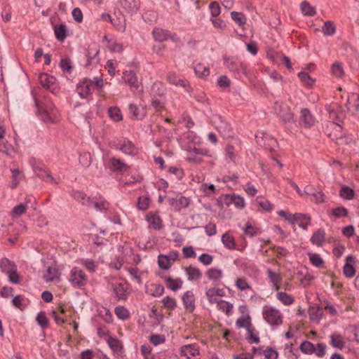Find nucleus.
<instances>
[{
    "instance_id": "1",
    "label": "nucleus",
    "mask_w": 359,
    "mask_h": 359,
    "mask_svg": "<svg viewBox=\"0 0 359 359\" xmlns=\"http://www.w3.org/2000/svg\"><path fill=\"white\" fill-rule=\"evenodd\" d=\"M76 90L77 93L79 94V95L81 98L86 99V104H88V102H89L88 95L90 94V81L86 78L84 79L81 82H80L77 84ZM81 105L82 104L81 103L76 104L75 107H74L75 110L76 112L81 114L82 116H83L84 120L86 121H87L88 123H90V121H88L89 111L88 110H86L85 111V113H83V110L82 109H81ZM87 105L88 104H86V106H85V108L86 109H88Z\"/></svg>"
},
{
    "instance_id": "2",
    "label": "nucleus",
    "mask_w": 359,
    "mask_h": 359,
    "mask_svg": "<svg viewBox=\"0 0 359 359\" xmlns=\"http://www.w3.org/2000/svg\"><path fill=\"white\" fill-rule=\"evenodd\" d=\"M263 316L265 320L273 326H278L283 323V316L279 310L273 307L264 306Z\"/></svg>"
},
{
    "instance_id": "3",
    "label": "nucleus",
    "mask_w": 359,
    "mask_h": 359,
    "mask_svg": "<svg viewBox=\"0 0 359 359\" xmlns=\"http://www.w3.org/2000/svg\"><path fill=\"white\" fill-rule=\"evenodd\" d=\"M223 203L227 206H229L231 204H234L238 209L244 208L245 205L244 198L235 194L222 196L217 200V204L221 208H223Z\"/></svg>"
},
{
    "instance_id": "4",
    "label": "nucleus",
    "mask_w": 359,
    "mask_h": 359,
    "mask_svg": "<svg viewBox=\"0 0 359 359\" xmlns=\"http://www.w3.org/2000/svg\"><path fill=\"white\" fill-rule=\"evenodd\" d=\"M69 280L74 286L81 287L86 284L87 277L81 269L74 267L71 271Z\"/></svg>"
},
{
    "instance_id": "5",
    "label": "nucleus",
    "mask_w": 359,
    "mask_h": 359,
    "mask_svg": "<svg viewBox=\"0 0 359 359\" xmlns=\"http://www.w3.org/2000/svg\"><path fill=\"white\" fill-rule=\"evenodd\" d=\"M123 79L125 83L130 86L133 92L141 91L140 85L137 81L135 74L133 71H126L123 72Z\"/></svg>"
},
{
    "instance_id": "6",
    "label": "nucleus",
    "mask_w": 359,
    "mask_h": 359,
    "mask_svg": "<svg viewBox=\"0 0 359 359\" xmlns=\"http://www.w3.org/2000/svg\"><path fill=\"white\" fill-rule=\"evenodd\" d=\"M168 203L175 211H180L182 209L187 208L190 204V200L184 196L176 198H169Z\"/></svg>"
},
{
    "instance_id": "7",
    "label": "nucleus",
    "mask_w": 359,
    "mask_h": 359,
    "mask_svg": "<svg viewBox=\"0 0 359 359\" xmlns=\"http://www.w3.org/2000/svg\"><path fill=\"white\" fill-rule=\"evenodd\" d=\"M315 119L307 108L302 109L299 118V125L306 128H310L314 125Z\"/></svg>"
},
{
    "instance_id": "8",
    "label": "nucleus",
    "mask_w": 359,
    "mask_h": 359,
    "mask_svg": "<svg viewBox=\"0 0 359 359\" xmlns=\"http://www.w3.org/2000/svg\"><path fill=\"white\" fill-rule=\"evenodd\" d=\"M152 34L154 39L159 42L165 41L169 38H170L172 41L176 40V35H171L169 31L161 28H154L152 32Z\"/></svg>"
},
{
    "instance_id": "9",
    "label": "nucleus",
    "mask_w": 359,
    "mask_h": 359,
    "mask_svg": "<svg viewBox=\"0 0 359 359\" xmlns=\"http://www.w3.org/2000/svg\"><path fill=\"white\" fill-rule=\"evenodd\" d=\"M120 3L122 8L131 15L136 13L140 6V0H121Z\"/></svg>"
},
{
    "instance_id": "10",
    "label": "nucleus",
    "mask_w": 359,
    "mask_h": 359,
    "mask_svg": "<svg viewBox=\"0 0 359 359\" xmlns=\"http://www.w3.org/2000/svg\"><path fill=\"white\" fill-rule=\"evenodd\" d=\"M279 108L280 111L278 115L285 123L294 122V114L288 107L280 104Z\"/></svg>"
},
{
    "instance_id": "11",
    "label": "nucleus",
    "mask_w": 359,
    "mask_h": 359,
    "mask_svg": "<svg viewBox=\"0 0 359 359\" xmlns=\"http://www.w3.org/2000/svg\"><path fill=\"white\" fill-rule=\"evenodd\" d=\"M182 302L184 308L190 313H192L195 309V297L191 291H187L182 296Z\"/></svg>"
},
{
    "instance_id": "12",
    "label": "nucleus",
    "mask_w": 359,
    "mask_h": 359,
    "mask_svg": "<svg viewBox=\"0 0 359 359\" xmlns=\"http://www.w3.org/2000/svg\"><path fill=\"white\" fill-rule=\"evenodd\" d=\"M355 262V257L352 255H348L346 258V263L343 269L344 274L347 278H352L355 274V269L353 266Z\"/></svg>"
},
{
    "instance_id": "13",
    "label": "nucleus",
    "mask_w": 359,
    "mask_h": 359,
    "mask_svg": "<svg viewBox=\"0 0 359 359\" xmlns=\"http://www.w3.org/2000/svg\"><path fill=\"white\" fill-rule=\"evenodd\" d=\"M331 127L333 128V131L327 134V136L337 144H339V141L343 139L344 135L342 131V127L339 123L335 122L331 123Z\"/></svg>"
},
{
    "instance_id": "14",
    "label": "nucleus",
    "mask_w": 359,
    "mask_h": 359,
    "mask_svg": "<svg viewBox=\"0 0 359 359\" xmlns=\"http://www.w3.org/2000/svg\"><path fill=\"white\" fill-rule=\"evenodd\" d=\"M186 274L188 280L190 281H196L202 277V273L200 269L196 266L190 265L185 269Z\"/></svg>"
},
{
    "instance_id": "15",
    "label": "nucleus",
    "mask_w": 359,
    "mask_h": 359,
    "mask_svg": "<svg viewBox=\"0 0 359 359\" xmlns=\"http://www.w3.org/2000/svg\"><path fill=\"white\" fill-rule=\"evenodd\" d=\"M146 292L153 297H160L164 292V287L161 284L151 283L146 286Z\"/></svg>"
},
{
    "instance_id": "16",
    "label": "nucleus",
    "mask_w": 359,
    "mask_h": 359,
    "mask_svg": "<svg viewBox=\"0 0 359 359\" xmlns=\"http://www.w3.org/2000/svg\"><path fill=\"white\" fill-rule=\"evenodd\" d=\"M294 222H299V226L304 230H307V227L311 222V217L306 214L295 213Z\"/></svg>"
},
{
    "instance_id": "17",
    "label": "nucleus",
    "mask_w": 359,
    "mask_h": 359,
    "mask_svg": "<svg viewBox=\"0 0 359 359\" xmlns=\"http://www.w3.org/2000/svg\"><path fill=\"white\" fill-rule=\"evenodd\" d=\"M110 163L113 171L122 172L128 169V166L120 158L113 157L111 158Z\"/></svg>"
},
{
    "instance_id": "18",
    "label": "nucleus",
    "mask_w": 359,
    "mask_h": 359,
    "mask_svg": "<svg viewBox=\"0 0 359 359\" xmlns=\"http://www.w3.org/2000/svg\"><path fill=\"white\" fill-rule=\"evenodd\" d=\"M181 352L188 359L199 354L198 348L195 344H188L182 346Z\"/></svg>"
},
{
    "instance_id": "19",
    "label": "nucleus",
    "mask_w": 359,
    "mask_h": 359,
    "mask_svg": "<svg viewBox=\"0 0 359 359\" xmlns=\"http://www.w3.org/2000/svg\"><path fill=\"white\" fill-rule=\"evenodd\" d=\"M70 194L76 201L81 203L83 205H88L90 197L88 196L86 194L80 191L72 190Z\"/></svg>"
},
{
    "instance_id": "20",
    "label": "nucleus",
    "mask_w": 359,
    "mask_h": 359,
    "mask_svg": "<svg viewBox=\"0 0 359 359\" xmlns=\"http://www.w3.org/2000/svg\"><path fill=\"white\" fill-rule=\"evenodd\" d=\"M205 294L210 303L213 304L217 302L216 297H223L224 292L222 289L212 287L208 290Z\"/></svg>"
},
{
    "instance_id": "21",
    "label": "nucleus",
    "mask_w": 359,
    "mask_h": 359,
    "mask_svg": "<svg viewBox=\"0 0 359 359\" xmlns=\"http://www.w3.org/2000/svg\"><path fill=\"white\" fill-rule=\"evenodd\" d=\"M346 106L348 110H351L353 108V112L359 111V95L356 93H352L348 97Z\"/></svg>"
},
{
    "instance_id": "22",
    "label": "nucleus",
    "mask_w": 359,
    "mask_h": 359,
    "mask_svg": "<svg viewBox=\"0 0 359 359\" xmlns=\"http://www.w3.org/2000/svg\"><path fill=\"white\" fill-rule=\"evenodd\" d=\"M16 268L17 266L15 264L8 258L4 257L0 260V269L1 271L6 274L10 273Z\"/></svg>"
},
{
    "instance_id": "23",
    "label": "nucleus",
    "mask_w": 359,
    "mask_h": 359,
    "mask_svg": "<svg viewBox=\"0 0 359 359\" xmlns=\"http://www.w3.org/2000/svg\"><path fill=\"white\" fill-rule=\"evenodd\" d=\"M325 230L323 229H319L316 232L313 233V236L311 238V242L313 244L316 245L317 246H322L325 241Z\"/></svg>"
},
{
    "instance_id": "24",
    "label": "nucleus",
    "mask_w": 359,
    "mask_h": 359,
    "mask_svg": "<svg viewBox=\"0 0 359 359\" xmlns=\"http://www.w3.org/2000/svg\"><path fill=\"white\" fill-rule=\"evenodd\" d=\"M60 275V273L57 269L48 266L43 278L46 282H50L58 278Z\"/></svg>"
},
{
    "instance_id": "25",
    "label": "nucleus",
    "mask_w": 359,
    "mask_h": 359,
    "mask_svg": "<svg viewBox=\"0 0 359 359\" xmlns=\"http://www.w3.org/2000/svg\"><path fill=\"white\" fill-rule=\"evenodd\" d=\"M55 38L59 41H63L67 37V26L64 24L56 25L54 27Z\"/></svg>"
},
{
    "instance_id": "26",
    "label": "nucleus",
    "mask_w": 359,
    "mask_h": 359,
    "mask_svg": "<svg viewBox=\"0 0 359 359\" xmlns=\"http://www.w3.org/2000/svg\"><path fill=\"white\" fill-rule=\"evenodd\" d=\"M114 292L118 299H127L126 290L123 283H119L113 285Z\"/></svg>"
},
{
    "instance_id": "27",
    "label": "nucleus",
    "mask_w": 359,
    "mask_h": 359,
    "mask_svg": "<svg viewBox=\"0 0 359 359\" xmlns=\"http://www.w3.org/2000/svg\"><path fill=\"white\" fill-rule=\"evenodd\" d=\"M166 286L172 291H177L181 288L182 285V280L180 278L172 279L170 277H168L165 279Z\"/></svg>"
},
{
    "instance_id": "28",
    "label": "nucleus",
    "mask_w": 359,
    "mask_h": 359,
    "mask_svg": "<svg viewBox=\"0 0 359 359\" xmlns=\"http://www.w3.org/2000/svg\"><path fill=\"white\" fill-rule=\"evenodd\" d=\"M206 276L209 280L214 282L219 281L222 277V271L219 269L212 268L207 271Z\"/></svg>"
},
{
    "instance_id": "29",
    "label": "nucleus",
    "mask_w": 359,
    "mask_h": 359,
    "mask_svg": "<svg viewBox=\"0 0 359 359\" xmlns=\"http://www.w3.org/2000/svg\"><path fill=\"white\" fill-rule=\"evenodd\" d=\"M309 314L311 320H319L323 316V309L320 306H318L317 308L314 306H310L309 309Z\"/></svg>"
},
{
    "instance_id": "30",
    "label": "nucleus",
    "mask_w": 359,
    "mask_h": 359,
    "mask_svg": "<svg viewBox=\"0 0 359 359\" xmlns=\"http://www.w3.org/2000/svg\"><path fill=\"white\" fill-rule=\"evenodd\" d=\"M39 79L41 84L43 87L48 89L50 88L51 85L54 83L55 80V79L53 76H50L49 75L45 73L41 74Z\"/></svg>"
},
{
    "instance_id": "31",
    "label": "nucleus",
    "mask_w": 359,
    "mask_h": 359,
    "mask_svg": "<svg viewBox=\"0 0 359 359\" xmlns=\"http://www.w3.org/2000/svg\"><path fill=\"white\" fill-rule=\"evenodd\" d=\"M322 32L325 36H333L336 32V27L332 21H327L322 27Z\"/></svg>"
},
{
    "instance_id": "32",
    "label": "nucleus",
    "mask_w": 359,
    "mask_h": 359,
    "mask_svg": "<svg viewBox=\"0 0 359 359\" xmlns=\"http://www.w3.org/2000/svg\"><path fill=\"white\" fill-rule=\"evenodd\" d=\"M91 205L98 212H105L109 208V203L105 200L101 199L96 201H91Z\"/></svg>"
},
{
    "instance_id": "33",
    "label": "nucleus",
    "mask_w": 359,
    "mask_h": 359,
    "mask_svg": "<svg viewBox=\"0 0 359 359\" xmlns=\"http://www.w3.org/2000/svg\"><path fill=\"white\" fill-rule=\"evenodd\" d=\"M222 242L228 249L233 250L236 248V242L234 238L229 236L227 233L222 235Z\"/></svg>"
},
{
    "instance_id": "34",
    "label": "nucleus",
    "mask_w": 359,
    "mask_h": 359,
    "mask_svg": "<svg viewBox=\"0 0 359 359\" xmlns=\"http://www.w3.org/2000/svg\"><path fill=\"white\" fill-rule=\"evenodd\" d=\"M217 307L227 316L232 314L233 304L229 302L220 300L217 302Z\"/></svg>"
},
{
    "instance_id": "35",
    "label": "nucleus",
    "mask_w": 359,
    "mask_h": 359,
    "mask_svg": "<svg viewBox=\"0 0 359 359\" xmlns=\"http://www.w3.org/2000/svg\"><path fill=\"white\" fill-rule=\"evenodd\" d=\"M330 344L333 347L338 348L339 349H342L344 348V342L340 334L334 333L330 336Z\"/></svg>"
},
{
    "instance_id": "36",
    "label": "nucleus",
    "mask_w": 359,
    "mask_h": 359,
    "mask_svg": "<svg viewBox=\"0 0 359 359\" xmlns=\"http://www.w3.org/2000/svg\"><path fill=\"white\" fill-rule=\"evenodd\" d=\"M167 79L172 84L179 85L182 87L186 86V80L180 78L175 73H169Z\"/></svg>"
},
{
    "instance_id": "37",
    "label": "nucleus",
    "mask_w": 359,
    "mask_h": 359,
    "mask_svg": "<svg viewBox=\"0 0 359 359\" xmlns=\"http://www.w3.org/2000/svg\"><path fill=\"white\" fill-rule=\"evenodd\" d=\"M107 344L109 345V346L114 351V352H116V353H118L120 352L123 347L121 344V342L118 339H117L116 338H114V337H109L108 339H107Z\"/></svg>"
},
{
    "instance_id": "38",
    "label": "nucleus",
    "mask_w": 359,
    "mask_h": 359,
    "mask_svg": "<svg viewBox=\"0 0 359 359\" xmlns=\"http://www.w3.org/2000/svg\"><path fill=\"white\" fill-rule=\"evenodd\" d=\"M35 104L37 108V112L41 116V118L44 121H48L50 119L47 109L41 105L36 99L34 100Z\"/></svg>"
},
{
    "instance_id": "39",
    "label": "nucleus",
    "mask_w": 359,
    "mask_h": 359,
    "mask_svg": "<svg viewBox=\"0 0 359 359\" xmlns=\"http://www.w3.org/2000/svg\"><path fill=\"white\" fill-rule=\"evenodd\" d=\"M301 10L304 15L312 16L316 14V10L309 2L304 1L301 4Z\"/></svg>"
},
{
    "instance_id": "40",
    "label": "nucleus",
    "mask_w": 359,
    "mask_h": 359,
    "mask_svg": "<svg viewBox=\"0 0 359 359\" xmlns=\"http://www.w3.org/2000/svg\"><path fill=\"white\" fill-rule=\"evenodd\" d=\"M354 195L355 193L353 189L346 186L342 187L339 191V196L346 200H351L353 198Z\"/></svg>"
},
{
    "instance_id": "41",
    "label": "nucleus",
    "mask_w": 359,
    "mask_h": 359,
    "mask_svg": "<svg viewBox=\"0 0 359 359\" xmlns=\"http://www.w3.org/2000/svg\"><path fill=\"white\" fill-rule=\"evenodd\" d=\"M277 299L284 305L289 306L294 302V299L288 294L284 292L277 293Z\"/></svg>"
},
{
    "instance_id": "42",
    "label": "nucleus",
    "mask_w": 359,
    "mask_h": 359,
    "mask_svg": "<svg viewBox=\"0 0 359 359\" xmlns=\"http://www.w3.org/2000/svg\"><path fill=\"white\" fill-rule=\"evenodd\" d=\"M299 348L301 351L305 354H312L316 351V348L313 344L308 341L302 342Z\"/></svg>"
},
{
    "instance_id": "43",
    "label": "nucleus",
    "mask_w": 359,
    "mask_h": 359,
    "mask_svg": "<svg viewBox=\"0 0 359 359\" xmlns=\"http://www.w3.org/2000/svg\"><path fill=\"white\" fill-rule=\"evenodd\" d=\"M236 325L238 327H245L248 330V326H252L251 324V318L249 315L246 316L240 317L236 322Z\"/></svg>"
},
{
    "instance_id": "44",
    "label": "nucleus",
    "mask_w": 359,
    "mask_h": 359,
    "mask_svg": "<svg viewBox=\"0 0 359 359\" xmlns=\"http://www.w3.org/2000/svg\"><path fill=\"white\" fill-rule=\"evenodd\" d=\"M231 17L239 26H242L246 23V18L242 13L232 11Z\"/></svg>"
},
{
    "instance_id": "45",
    "label": "nucleus",
    "mask_w": 359,
    "mask_h": 359,
    "mask_svg": "<svg viewBox=\"0 0 359 359\" xmlns=\"http://www.w3.org/2000/svg\"><path fill=\"white\" fill-rule=\"evenodd\" d=\"M108 114L109 117L115 121H120L123 119L121 110L117 107L109 108Z\"/></svg>"
},
{
    "instance_id": "46",
    "label": "nucleus",
    "mask_w": 359,
    "mask_h": 359,
    "mask_svg": "<svg viewBox=\"0 0 359 359\" xmlns=\"http://www.w3.org/2000/svg\"><path fill=\"white\" fill-rule=\"evenodd\" d=\"M158 264L161 269L168 270L170 267L169 257L167 255H159L158 257Z\"/></svg>"
},
{
    "instance_id": "47",
    "label": "nucleus",
    "mask_w": 359,
    "mask_h": 359,
    "mask_svg": "<svg viewBox=\"0 0 359 359\" xmlns=\"http://www.w3.org/2000/svg\"><path fill=\"white\" fill-rule=\"evenodd\" d=\"M95 306L97 307V316L104 318L106 322H110V320H111V314L109 310L104 307L99 308L97 305H95Z\"/></svg>"
},
{
    "instance_id": "48",
    "label": "nucleus",
    "mask_w": 359,
    "mask_h": 359,
    "mask_svg": "<svg viewBox=\"0 0 359 359\" xmlns=\"http://www.w3.org/2000/svg\"><path fill=\"white\" fill-rule=\"evenodd\" d=\"M255 201L260 207L268 212H270L273 210V205L271 204L269 201L264 200L261 196H257Z\"/></svg>"
},
{
    "instance_id": "49",
    "label": "nucleus",
    "mask_w": 359,
    "mask_h": 359,
    "mask_svg": "<svg viewBox=\"0 0 359 359\" xmlns=\"http://www.w3.org/2000/svg\"><path fill=\"white\" fill-rule=\"evenodd\" d=\"M59 65L63 72L71 73L73 69V66L69 58L62 59Z\"/></svg>"
},
{
    "instance_id": "50",
    "label": "nucleus",
    "mask_w": 359,
    "mask_h": 359,
    "mask_svg": "<svg viewBox=\"0 0 359 359\" xmlns=\"http://www.w3.org/2000/svg\"><path fill=\"white\" fill-rule=\"evenodd\" d=\"M309 259L311 264L316 267L323 268L324 266V261L318 254L310 255Z\"/></svg>"
},
{
    "instance_id": "51",
    "label": "nucleus",
    "mask_w": 359,
    "mask_h": 359,
    "mask_svg": "<svg viewBox=\"0 0 359 359\" xmlns=\"http://www.w3.org/2000/svg\"><path fill=\"white\" fill-rule=\"evenodd\" d=\"M255 328L253 326L248 327V336L246 339H248L250 344H259L260 341L259 337L257 335L254 334Z\"/></svg>"
},
{
    "instance_id": "52",
    "label": "nucleus",
    "mask_w": 359,
    "mask_h": 359,
    "mask_svg": "<svg viewBox=\"0 0 359 359\" xmlns=\"http://www.w3.org/2000/svg\"><path fill=\"white\" fill-rule=\"evenodd\" d=\"M195 73L199 77L205 78L210 74L209 68L201 64H198L194 68Z\"/></svg>"
},
{
    "instance_id": "53",
    "label": "nucleus",
    "mask_w": 359,
    "mask_h": 359,
    "mask_svg": "<svg viewBox=\"0 0 359 359\" xmlns=\"http://www.w3.org/2000/svg\"><path fill=\"white\" fill-rule=\"evenodd\" d=\"M129 113L131 114V117L135 119H142L144 114L140 113V109L137 105L134 104H130L128 106Z\"/></svg>"
},
{
    "instance_id": "54",
    "label": "nucleus",
    "mask_w": 359,
    "mask_h": 359,
    "mask_svg": "<svg viewBox=\"0 0 359 359\" xmlns=\"http://www.w3.org/2000/svg\"><path fill=\"white\" fill-rule=\"evenodd\" d=\"M60 311H53L52 312V316L53 317L55 321L58 325H62L65 322V320L63 318L65 309L62 307H60Z\"/></svg>"
},
{
    "instance_id": "55",
    "label": "nucleus",
    "mask_w": 359,
    "mask_h": 359,
    "mask_svg": "<svg viewBox=\"0 0 359 359\" xmlns=\"http://www.w3.org/2000/svg\"><path fill=\"white\" fill-rule=\"evenodd\" d=\"M36 175L44 181L50 180L51 182L57 184V182L55 179L51 175V173L49 170L46 168L43 170V171L36 172Z\"/></svg>"
},
{
    "instance_id": "56",
    "label": "nucleus",
    "mask_w": 359,
    "mask_h": 359,
    "mask_svg": "<svg viewBox=\"0 0 359 359\" xmlns=\"http://www.w3.org/2000/svg\"><path fill=\"white\" fill-rule=\"evenodd\" d=\"M38 324L41 327V328L45 329L48 327V320L46 316V313L43 311H41L38 313L36 318Z\"/></svg>"
},
{
    "instance_id": "57",
    "label": "nucleus",
    "mask_w": 359,
    "mask_h": 359,
    "mask_svg": "<svg viewBox=\"0 0 359 359\" xmlns=\"http://www.w3.org/2000/svg\"><path fill=\"white\" fill-rule=\"evenodd\" d=\"M298 77L302 83L306 86H312L315 80L313 79L308 73L305 72H301L298 74Z\"/></svg>"
},
{
    "instance_id": "58",
    "label": "nucleus",
    "mask_w": 359,
    "mask_h": 359,
    "mask_svg": "<svg viewBox=\"0 0 359 359\" xmlns=\"http://www.w3.org/2000/svg\"><path fill=\"white\" fill-rule=\"evenodd\" d=\"M224 65L229 70L235 72H238L239 66H242V64H238V62L231 60L230 61L229 59L226 57V56H224Z\"/></svg>"
},
{
    "instance_id": "59",
    "label": "nucleus",
    "mask_w": 359,
    "mask_h": 359,
    "mask_svg": "<svg viewBox=\"0 0 359 359\" xmlns=\"http://www.w3.org/2000/svg\"><path fill=\"white\" fill-rule=\"evenodd\" d=\"M114 312L119 319L125 320L129 317L128 311L123 306L116 307Z\"/></svg>"
},
{
    "instance_id": "60",
    "label": "nucleus",
    "mask_w": 359,
    "mask_h": 359,
    "mask_svg": "<svg viewBox=\"0 0 359 359\" xmlns=\"http://www.w3.org/2000/svg\"><path fill=\"white\" fill-rule=\"evenodd\" d=\"M162 302L163 304V306L166 309L170 310H174L177 306L175 299L172 297H170L169 296L164 297L162 300Z\"/></svg>"
},
{
    "instance_id": "61",
    "label": "nucleus",
    "mask_w": 359,
    "mask_h": 359,
    "mask_svg": "<svg viewBox=\"0 0 359 359\" xmlns=\"http://www.w3.org/2000/svg\"><path fill=\"white\" fill-rule=\"evenodd\" d=\"M27 210V204L20 203L13 208L12 215L13 217H19L25 213Z\"/></svg>"
},
{
    "instance_id": "62",
    "label": "nucleus",
    "mask_w": 359,
    "mask_h": 359,
    "mask_svg": "<svg viewBox=\"0 0 359 359\" xmlns=\"http://www.w3.org/2000/svg\"><path fill=\"white\" fill-rule=\"evenodd\" d=\"M332 74L337 77H341L344 75V69L342 65L339 62H334L331 67Z\"/></svg>"
},
{
    "instance_id": "63",
    "label": "nucleus",
    "mask_w": 359,
    "mask_h": 359,
    "mask_svg": "<svg viewBox=\"0 0 359 359\" xmlns=\"http://www.w3.org/2000/svg\"><path fill=\"white\" fill-rule=\"evenodd\" d=\"M149 338L150 342L154 346L159 345L165 341V337L163 334H152Z\"/></svg>"
},
{
    "instance_id": "64",
    "label": "nucleus",
    "mask_w": 359,
    "mask_h": 359,
    "mask_svg": "<svg viewBox=\"0 0 359 359\" xmlns=\"http://www.w3.org/2000/svg\"><path fill=\"white\" fill-rule=\"evenodd\" d=\"M149 198L147 196H140L137 201V207L140 210H145L149 208Z\"/></svg>"
}]
</instances>
